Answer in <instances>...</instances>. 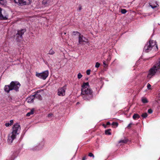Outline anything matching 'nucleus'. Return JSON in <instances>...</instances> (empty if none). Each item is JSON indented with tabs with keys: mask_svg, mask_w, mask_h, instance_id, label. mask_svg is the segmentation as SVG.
Returning a JSON list of instances; mask_svg holds the SVG:
<instances>
[{
	"mask_svg": "<svg viewBox=\"0 0 160 160\" xmlns=\"http://www.w3.org/2000/svg\"><path fill=\"white\" fill-rule=\"evenodd\" d=\"M142 117L143 118H146L148 116V114L147 113H145L143 114H142Z\"/></svg>",
	"mask_w": 160,
	"mask_h": 160,
	"instance_id": "a878e982",
	"label": "nucleus"
},
{
	"mask_svg": "<svg viewBox=\"0 0 160 160\" xmlns=\"http://www.w3.org/2000/svg\"><path fill=\"white\" fill-rule=\"evenodd\" d=\"M88 156H89V157H93V158H94V155H93V154L90 152V153H89L88 154Z\"/></svg>",
	"mask_w": 160,
	"mask_h": 160,
	"instance_id": "72a5a7b5",
	"label": "nucleus"
},
{
	"mask_svg": "<svg viewBox=\"0 0 160 160\" xmlns=\"http://www.w3.org/2000/svg\"><path fill=\"white\" fill-rule=\"evenodd\" d=\"M24 5H28L31 2V0H23Z\"/></svg>",
	"mask_w": 160,
	"mask_h": 160,
	"instance_id": "aec40b11",
	"label": "nucleus"
},
{
	"mask_svg": "<svg viewBox=\"0 0 160 160\" xmlns=\"http://www.w3.org/2000/svg\"><path fill=\"white\" fill-rule=\"evenodd\" d=\"M154 66L156 67L159 70L160 69V58L156 62Z\"/></svg>",
	"mask_w": 160,
	"mask_h": 160,
	"instance_id": "dca6fc26",
	"label": "nucleus"
},
{
	"mask_svg": "<svg viewBox=\"0 0 160 160\" xmlns=\"http://www.w3.org/2000/svg\"><path fill=\"white\" fill-rule=\"evenodd\" d=\"M159 70L154 65L149 70V73L147 76L148 78L149 79L151 78L152 76L155 75L157 72H158Z\"/></svg>",
	"mask_w": 160,
	"mask_h": 160,
	"instance_id": "39448f33",
	"label": "nucleus"
},
{
	"mask_svg": "<svg viewBox=\"0 0 160 160\" xmlns=\"http://www.w3.org/2000/svg\"><path fill=\"white\" fill-rule=\"evenodd\" d=\"M100 66V63L98 62H97L96 63L95 67H96L97 68H98Z\"/></svg>",
	"mask_w": 160,
	"mask_h": 160,
	"instance_id": "c85d7f7f",
	"label": "nucleus"
},
{
	"mask_svg": "<svg viewBox=\"0 0 160 160\" xmlns=\"http://www.w3.org/2000/svg\"><path fill=\"white\" fill-rule=\"evenodd\" d=\"M111 129H108L107 130H106L105 131V133L106 134L110 135L111 134V133L110 132Z\"/></svg>",
	"mask_w": 160,
	"mask_h": 160,
	"instance_id": "4be33fe9",
	"label": "nucleus"
},
{
	"mask_svg": "<svg viewBox=\"0 0 160 160\" xmlns=\"http://www.w3.org/2000/svg\"><path fill=\"white\" fill-rule=\"evenodd\" d=\"M63 34V33H61V35H62Z\"/></svg>",
	"mask_w": 160,
	"mask_h": 160,
	"instance_id": "a18cd8bd",
	"label": "nucleus"
},
{
	"mask_svg": "<svg viewBox=\"0 0 160 160\" xmlns=\"http://www.w3.org/2000/svg\"><path fill=\"white\" fill-rule=\"evenodd\" d=\"M55 53V52L52 49H51L49 52V53H48V54H50V55H53Z\"/></svg>",
	"mask_w": 160,
	"mask_h": 160,
	"instance_id": "5701e85b",
	"label": "nucleus"
},
{
	"mask_svg": "<svg viewBox=\"0 0 160 160\" xmlns=\"http://www.w3.org/2000/svg\"><path fill=\"white\" fill-rule=\"evenodd\" d=\"M151 86L149 83H148L147 85V88L148 89H149L150 88Z\"/></svg>",
	"mask_w": 160,
	"mask_h": 160,
	"instance_id": "c9c22d12",
	"label": "nucleus"
},
{
	"mask_svg": "<svg viewBox=\"0 0 160 160\" xmlns=\"http://www.w3.org/2000/svg\"><path fill=\"white\" fill-rule=\"evenodd\" d=\"M103 64L105 65H106L107 64H106V61H104L103 62Z\"/></svg>",
	"mask_w": 160,
	"mask_h": 160,
	"instance_id": "58836bf2",
	"label": "nucleus"
},
{
	"mask_svg": "<svg viewBox=\"0 0 160 160\" xmlns=\"http://www.w3.org/2000/svg\"><path fill=\"white\" fill-rule=\"evenodd\" d=\"M86 159V157L85 156L83 158L82 160H85Z\"/></svg>",
	"mask_w": 160,
	"mask_h": 160,
	"instance_id": "ea45409f",
	"label": "nucleus"
},
{
	"mask_svg": "<svg viewBox=\"0 0 160 160\" xmlns=\"http://www.w3.org/2000/svg\"><path fill=\"white\" fill-rule=\"evenodd\" d=\"M63 34H64V35H65V34H66V32H64V33H63Z\"/></svg>",
	"mask_w": 160,
	"mask_h": 160,
	"instance_id": "c03bdc74",
	"label": "nucleus"
},
{
	"mask_svg": "<svg viewBox=\"0 0 160 160\" xmlns=\"http://www.w3.org/2000/svg\"><path fill=\"white\" fill-rule=\"evenodd\" d=\"M133 124L131 122L128 125L127 127L128 128H130L131 127V125Z\"/></svg>",
	"mask_w": 160,
	"mask_h": 160,
	"instance_id": "7c9ffc66",
	"label": "nucleus"
},
{
	"mask_svg": "<svg viewBox=\"0 0 160 160\" xmlns=\"http://www.w3.org/2000/svg\"><path fill=\"white\" fill-rule=\"evenodd\" d=\"M42 4L45 6H48L52 5V0H43L42 1Z\"/></svg>",
	"mask_w": 160,
	"mask_h": 160,
	"instance_id": "1a4fd4ad",
	"label": "nucleus"
},
{
	"mask_svg": "<svg viewBox=\"0 0 160 160\" xmlns=\"http://www.w3.org/2000/svg\"><path fill=\"white\" fill-rule=\"evenodd\" d=\"M152 49L151 47H150V44H148V43L145 46L144 48V50L147 52H148Z\"/></svg>",
	"mask_w": 160,
	"mask_h": 160,
	"instance_id": "ddd939ff",
	"label": "nucleus"
},
{
	"mask_svg": "<svg viewBox=\"0 0 160 160\" xmlns=\"http://www.w3.org/2000/svg\"><path fill=\"white\" fill-rule=\"evenodd\" d=\"M66 89V85H65L62 87L59 88L58 90V95L59 96H64L65 94V91Z\"/></svg>",
	"mask_w": 160,
	"mask_h": 160,
	"instance_id": "6e6552de",
	"label": "nucleus"
},
{
	"mask_svg": "<svg viewBox=\"0 0 160 160\" xmlns=\"http://www.w3.org/2000/svg\"><path fill=\"white\" fill-rule=\"evenodd\" d=\"M149 5L153 9L158 7L159 6L157 2H155L152 3H150Z\"/></svg>",
	"mask_w": 160,
	"mask_h": 160,
	"instance_id": "4468645a",
	"label": "nucleus"
},
{
	"mask_svg": "<svg viewBox=\"0 0 160 160\" xmlns=\"http://www.w3.org/2000/svg\"><path fill=\"white\" fill-rule=\"evenodd\" d=\"M48 71L46 70L41 73L36 72V76L38 78L44 80L48 77Z\"/></svg>",
	"mask_w": 160,
	"mask_h": 160,
	"instance_id": "20e7f679",
	"label": "nucleus"
},
{
	"mask_svg": "<svg viewBox=\"0 0 160 160\" xmlns=\"http://www.w3.org/2000/svg\"><path fill=\"white\" fill-rule=\"evenodd\" d=\"M142 101L143 103H146L148 102L147 99L145 98H142Z\"/></svg>",
	"mask_w": 160,
	"mask_h": 160,
	"instance_id": "b1692460",
	"label": "nucleus"
},
{
	"mask_svg": "<svg viewBox=\"0 0 160 160\" xmlns=\"http://www.w3.org/2000/svg\"><path fill=\"white\" fill-rule=\"evenodd\" d=\"M73 33H74V35H76V34H78V33H75H75H73Z\"/></svg>",
	"mask_w": 160,
	"mask_h": 160,
	"instance_id": "37998d69",
	"label": "nucleus"
},
{
	"mask_svg": "<svg viewBox=\"0 0 160 160\" xmlns=\"http://www.w3.org/2000/svg\"><path fill=\"white\" fill-rule=\"evenodd\" d=\"M81 95L83 99L86 101L90 100L93 97L92 91L89 88L88 82L83 83L82 86Z\"/></svg>",
	"mask_w": 160,
	"mask_h": 160,
	"instance_id": "f257e3e1",
	"label": "nucleus"
},
{
	"mask_svg": "<svg viewBox=\"0 0 160 160\" xmlns=\"http://www.w3.org/2000/svg\"><path fill=\"white\" fill-rule=\"evenodd\" d=\"M127 11L126 9H121V12L122 14H125L126 13Z\"/></svg>",
	"mask_w": 160,
	"mask_h": 160,
	"instance_id": "bb28decb",
	"label": "nucleus"
},
{
	"mask_svg": "<svg viewBox=\"0 0 160 160\" xmlns=\"http://www.w3.org/2000/svg\"><path fill=\"white\" fill-rule=\"evenodd\" d=\"M2 9L0 8V19L1 20H7L8 18V16L7 15H3L2 12Z\"/></svg>",
	"mask_w": 160,
	"mask_h": 160,
	"instance_id": "f8f14e48",
	"label": "nucleus"
},
{
	"mask_svg": "<svg viewBox=\"0 0 160 160\" xmlns=\"http://www.w3.org/2000/svg\"><path fill=\"white\" fill-rule=\"evenodd\" d=\"M26 31V29H21L18 30L15 37L18 41H19L22 38V35Z\"/></svg>",
	"mask_w": 160,
	"mask_h": 160,
	"instance_id": "423d86ee",
	"label": "nucleus"
},
{
	"mask_svg": "<svg viewBox=\"0 0 160 160\" xmlns=\"http://www.w3.org/2000/svg\"><path fill=\"white\" fill-rule=\"evenodd\" d=\"M41 92L40 91H38L36 93L33 95L34 99H37L39 100L42 99V97L40 94Z\"/></svg>",
	"mask_w": 160,
	"mask_h": 160,
	"instance_id": "9b49d317",
	"label": "nucleus"
},
{
	"mask_svg": "<svg viewBox=\"0 0 160 160\" xmlns=\"http://www.w3.org/2000/svg\"><path fill=\"white\" fill-rule=\"evenodd\" d=\"M110 123L109 122H108L107 123V125H110Z\"/></svg>",
	"mask_w": 160,
	"mask_h": 160,
	"instance_id": "79ce46f5",
	"label": "nucleus"
},
{
	"mask_svg": "<svg viewBox=\"0 0 160 160\" xmlns=\"http://www.w3.org/2000/svg\"><path fill=\"white\" fill-rule=\"evenodd\" d=\"M148 43V44H150L152 48H156L157 49V45L156 42L155 41L150 40L149 42Z\"/></svg>",
	"mask_w": 160,
	"mask_h": 160,
	"instance_id": "9d476101",
	"label": "nucleus"
},
{
	"mask_svg": "<svg viewBox=\"0 0 160 160\" xmlns=\"http://www.w3.org/2000/svg\"><path fill=\"white\" fill-rule=\"evenodd\" d=\"M21 129L20 126L16 123L12 127V132L8 136V142L9 143H11L13 140L16 138V136L18 134Z\"/></svg>",
	"mask_w": 160,
	"mask_h": 160,
	"instance_id": "f03ea898",
	"label": "nucleus"
},
{
	"mask_svg": "<svg viewBox=\"0 0 160 160\" xmlns=\"http://www.w3.org/2000/svg\"><path fill=\"white\" fill-rule=\"evenodd\" d=\"M52 114L51 113H49L48 115V117H49L52 115Z\"/></svg>",
	"mask_w": 160,
	"mask_h": 160,
	"instance_id": "4c0bfd02",
	"label": "nucleus"
},
{
	"mask_svg": "<svg viewBox=\"0 0 160 160\" xmlns=\"http://www.w3.org/2000/svg\"><path fill=\"white\" fill-rule=\"evenodd\" d=\"M91 70L90 69L86 71L87 74L88 75H89L90 74Z\"/></svg>",
	"mask_w": 160,
	"mask_h": 160,
	"instance_id": "473e14b6",
	"label": "nucleus"
},
{
	"mask_svg": "<svg viewBox=\"0 0 160 160\" xmlns=\"http://www.w3.org/2000/svg\"><path fill=\"white\" fill-rule=\"evenodd\" d=\"M148 112L149 113H151L152 112V110L151 109H149L148 110Z\"/></svg>",
	"mask_w": 160,
	"mask_h": 160,
	"instance_id": "f704fd0d",
	"label": "nucleus"
},
{
	"mask_svg": "<svg viewBox=\"0 0 160 160\" xmlns=\"http://www.w3.org/2000/svg\"><path fill=\"white\" fill-rule=\"evenodd\" d=\"M112 126H116V127H117L118 125V123L117 122H113L112 124Z\"/></svg>",
	"mask_w": 160,
	"mask_h": 160,
	"instance_id": "cd10ccee",
	"label": "nucleus"
},
{
	"mask_svg": "<svg viewBox=\"0 0 160 160\" xmlns=\"http://www.w3.org/2000/svg\"><path fill=\"white\" fill-rule=\"evenodd\" d=\"M14 1L15 3L21 5H24V3H23V0H14Z\"/></svg>",
	"mask_w": 160,
	"mask_h": 160,
	"instance_id": "f3484780",
	"label": "nucleus"
},
{
	"mask_svg": "<svg viewBox=\"0 0 160 160\" xmlns=\"http://www.w3.org/2000/svg\"><path fill=\"white\" fill-rule=\"evenodd\" d=\"M21 86L20 83L18 82H12L10 85H5L4 88V90L6 92L8 93L10 90H15L18 92Z\"/></svg>",
	"mask_w": 160,
	"mask_h": 160,
	"instance_id": "7ed1b4c3",
	"label": "nucleus"
},
{
	"mask_svg": "<svg viewBox=\"0 0 160 160\" xmlns=\"http://www.w3.org/2000/svg\"><path fill=\"white\" fill-rule=\"evenodd\" d=\"M82 76V75L80 73H79L78 75V79H80Z\"/></svg>",
	"mask_w": 160,
	"mask_h": 160,
	"instance_id": "c756f323",
	"label": "nucleus"
},
{
	"mask_svg": "<svg viewBox=\"0 0 160 160\" xmlns=\"http://www.w3.org/2000/svg\"><path fill=\"white\" fill-rule=\"evenodd\" d=\"M128 139L125 138L123 140H120L118 142V143L120 144V145H122L123 144H125L127 143V142L128 141Z\"/></svg>",
	"mask_w": 160,
	"mask_h": 160,
	"instance_id": "2eb2a0df",
	"label": "nucleus"
},
{
	"mask_svg": "<svg viewBox=\"0 0 160 160\" xmlns=\"http://www.w3.org/2000/svg\"><path fill=\"white\" fill-rule=\"evenodd\" d=\"M34 111V109H32L30 112H28L26 114V116L27 117H29L31 115L33 114Z\"/></svg>",
	"mask_w": 160,
	"mask_h": 160,
	"instance_id": "412c9836",
	"label": "nucleus"
},
{
	"mask_svg": "<svg viewBox=\"0 0 160 160\" xmlns=\"http://www.w3.org/2000/svg\"><path fill=\"white\" fill-rule=\"evenodd\" d=\"M5 125L7 127H9V126H11L12 125V124L8 122V123H6L5 124Z\"/></svg>",
	"mask_w": 160,
	"mask_h": 160,
	"instance_id": "2f4dec72",
	"label": "nucleus"
},
{
	"mask_svg": "<svg viewBox=\"0 0 160 160\" xmlns=\"http://www.w3.org/2000/svg\"><path fill=\"white\" fill-rule=\"evenodd\" d=\"M140 118V116L137 113H134V114L132 118L134 120H136V119H138Z\"/></svg>",
	"mask_w": 160,
	"mask_h": 160,
	"instance_id": "6ab92c4d",
	"label": "nucleus"
},
{
	"mask_svg": "<svg viewBox=\"0 0 160 160\" xmlns=\"http://www.w3.org/2000/svg\"><path fill=\"white\" fill-rule=\"evenodd\" d=\"M34 99V98L33 95L31 96L28 98V102H33V100Z\"/></svg>",
	"mask_w": 160,
	"mask_h": 160,
	"instance_id": "a211bd4d",
	"label": "nucleus"
},
{
	"mask_svg": "<svg viewBox=\"0 0 160 160\" xmlns=\"http://www.w3.org/2000/svg\"><path fill=\"white\" fill-rule=\"evenodd\" d=\"M10 123H11V124L12 125V124L13 123V120H11L10 121Z\"/></svg>",
	"mask_w": 160,
	"mask_h": 160,
	"instance_id": "a19ab883",
	"label": "nucleus"
},
{
	"mask_svg": "<svg viewBox=\"0 0 160 160\" xmlns=\"http://www.w3.org/2000/svg\"><path fill=\"white\" fill-rule=\"evenodd\" d=\"M6 2V0H0V4L2 5H4Z\"/></svg>",
	"mask_w": 160,
	"mask_h": 160,
	"instance_id": "393cba45",
	"label": "nucleus"
},
{
	"mask_svg": "<svg viewBox=\"0 0 160 160\" xmlns=\"http://www.w3.org/2000/svg\"><path fill=\"white\" fill-rule=\"evenodd\" d=\"M79 8H78V10L79 11H81V10L82 9V6H81V5H79Z\"/></svg>",
	"mask_w": 160,
	"mask_h": 160,
	"instance_id": "e433bc0d",
	"label": "nucleus"
},
{
	"mask_svg": "<svg viewBox=\"0 0 160 160\" xmlns=\"http://www.w3.org/2000/svg\"><path fill=\"white\" fill-rule=\"evenodd\" d=\"M75 32L78 34L79 39L78 43L79 44H82L83 42H88V39L84 37L83 36L81 35V34L78 32H73V33Z\"/></svg>",
	"mask_w": 160,
	"mask_h": 160,
	"instance_id": "0eeeda50",
	"label": "nucleus"
}]
</instances>
